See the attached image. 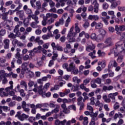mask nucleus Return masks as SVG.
I'll list each match as a JSON object with an SVG mask.
<instances>
[{"label":"nucleus","mask_w":125,"mask_h":125,"mask_svg":"<svg viewBox=\"0 0 125 125\" xmlns=\"http://www.w3.org/2000/svg\"><path fill=\"white\" fill-rule=\"evenodd\" d=\"M89 83H90V79L89 78L85 79L83 81V83H81L80 85L81 89L84 90L86 92H89V88H86V86H85V85H87Z\"/></svg>","instance_id":"obj_1"},{"label":"nucleus","mask_w":125,"mask_h":125,"mask_svg":"<svg viewBox=\"0 0 125 125\" xmlns=\"http://www.w3.org/2000/svg\"><path fill=\"white\" fill-rule=\"evenodd\" d=\"M74 27H71L70 29L69 32L67 34V38H68L69 42H76V38L75 37L77 36V33L73 32Z\"/></svg>","instance_id":"obj_2"},{"label":"nucleus","mask_w":125,"mask_h":125,"mask_svg":"<svg viewBox=\"0 0 125 125\" xmlns=\"http://www.w3.org/2000/svg\"><path fill=\"white\" fill-rule=\"evenodd\" d=\"M42 107V104H38L36 105H35L34 104H30L32 114H33V115H36V113H37L36 109H41Z\"/></svg>","instance_id":"obj_3"},{"label":"nucleus","mask_w":125,"mask_h":125,"mask_svg":"<svg viewBox=\"0 0 125 125\" xmlns=\"http://www.w3.org/2000/svg\"><path fill=\"white\" fill-rule=\"evenodd\" d=\"M15 117L18 118L20 121L23 122V121L29 118V115L24 113L21 115V112L20 111H18L17 114L15 115Z\"/></svg>","instance_id":"obj_4"},{"label":"nucleus","mask_w":125,"mask_h":125,"mask_svg":"<svg viewBox=\"0 0 125 125\" xmlns=\"http://www.w3.org/2000/svg\"><path fill=\"white\" fill-rule=\"evenodd\" d=\"M117 66H118V63L116 62V60H112L109 62L107 70L109 72H112V70H110L111 68H113V67H117Z\"/></svg>","instance_id":"obj_5"},{"label":"nucleus","mask_w":125,"mask_h":125,"mask_svg":"<svg viewBox=\"0 0 125 125\" xmlns=\"http://www.w3.org/2000/svg\"><path fill=\"white\" fill-rule=\"evenodd\" d=\"M115 31H116L117 35H119V36H121L120 39L121 40H124L125 37V32H123L122 33L121 31H119V26L116 25H115Z\"/></svg>","instance_id":"obj_6"},{"label":"nucleus","mask_w":125,"mask_h":125,"mask_svg":"<svg viewBox=\"0 0 125 125\" xmlns=\"http://www.w3.org/2000/svg\"><path fill=\"white\" fill-rule=\"evenodd\" d=\"M92 4H94V12H95V13H98V9L99 8V4L97 3V0H92Z\"/></svg>","instance_id":"obj_7"},{"label":"nucleus","mask_w":125,"mask_h":125,"mask_svg":"<svg viewBox=\"0 0 125 125\" xmlns=\"http://www.w3.org/2000/svg\"><path fill=\"white\" fill-rule=\"evenodd\" d=\"M119 94L118 92L113 93H110L108 95V98L113 100L112 102L115 103L116 102V96Z\"/></svg>","instance_id":"obj_8"},{"label":"nucleus","mask_w":125,"mask_h":125,"mask_svg":"<svg viewBox=\"0 0 125 125\" xmlns=\"http://www.w3.org/2000/svg\"><path fill=\"white\" fill-rule=\"evenodd\" d=\"M88 19L91 21H98L99 20V16L98 15H89L88 17Z\"/></svg>","instance_id":"obj_9"},{"label":"nucleus","mask_w":125,"mask_h":125,"mask_svg":"<svg viewBox=\"0 0 125 125\" xmlns=\"http://www.w3.org/2000/svg\"><path fill=\"white\" fill-rule=\"evenodd\" d=\"M90 116L92 120L96 121L98 120V111H97L95 113L92 112V113H90Z\"/></svg>","instance_id":"obj_10"},{"label":"nucleus","mask_w":125,"mask_h":125,"mask_svg":"<svg viewBox=\"0 0 125 125\" xmlns=\"http://www.w3.org/2000/svg\"><path fill=\"white\" fill-rule=\"evenodd\" d=\"M104 42L106 44V46L108 47L113 46L114 45V43L112 42V39L111 38L106 39Z\"/></svg>","instance_id":"obj_11"},{"label":"nucleus","mask_w":125,"mask_h":125,"mask_svg":"<svg viewBox=\"0 0 125 125\" xmlns=\"http://www.w3.org/2000/svg\"><path fill=\"white\" fill-rule=\"evenodd\" d=\"M61 108L63 109V112L64 114H68V113H70V110H69V108H67L66 104H62Z\"/></svg>","instance_id":"obj_12"},{"label":"nucleus","mask_w":125,"mask_h":125,"mask_svg":"<svg viewBox=\"0 0 125 125\" xmlns=\"http://www.w3.org/2000/svg\"><path fill=\"white\" fill-rule=\"evenodd\" d=\"M122 52L123 53H125V48L123 47H118V51L116 53H114V55L116 57H117V56H119V54L122 53Z\"/></svg>","instance_id":"obj_13"},{"label":"nucleus","mask_w":125,"mask_h":125,"mask_svg":"<svg viewBox=\"0 0 125 125\" xmlns=\"http://www.w3.org/2000/svg\"><path fill=\"white\" fill-rule=\"evenodd\" d=\"M17 15H19L20 20H24V11L21 10L17 12Z\"/></svg>","instance_id":"obj_14"},{"label":"nucleus","mask_w":125,"mask_h":125,"mask_svg":"<svg viewBox=\"0 0 125 125\" xmlns=\"http://www.w3.org/2000/svg\"><path fill=\"white\" fill-rule=\"evenodd\" d=\"M113 89L114 87L112 85H109L108 86L104 85L103 86V90H104V91H107V90L110 91L111 90H113Z\"/></svg>","instance_id":"obj_15"},{"label":"nucleus","mask_w":125,"mask_h":125,"mask_svg":"<svg viewBox=\"0 0 125 125\" xmlns=\"http://www.w3.org/2000/svg\"><path fill=\"white\" fill-rule=\"evenodd\" d=\"M9 84L10 85V86L7 87L5 89V90L8 92V91H10V90H12L13 89V81H11L9 82Z\"/></svg>","instance_id":"obj_16"},{"label":"nucleus","mask_w":125,"mask_h":125,"mask_svg":"<svg viewBox=\"0 0 125 125\" xmlns=\"http://www.w3.org/2000/svg\"><path fill=\"white\" fill-rule=\"evenodd\" d=\"M75 67L76 66L74 65V62H71L67 68V72H72Z\"/></svg>","instance_id":"obj_17"},{"label":"nucleus","mask_w":125,"mask_h":125,"mask_svg":"<svg viewBox=\"0 0 125 125\" xmlns=\"http://www.w3.org/2000/svg\"><path fill=\"white\" fill-rule=\"evenodd\" d=\"M28 64L27 62H23L21 65L22 70L24 71V72H26L29 70V68L27 67Z\"/></svg>","instance_id":"obj_18"},{"label":"nucleus","mask_w":125,"mask_h":125,"mask_svg":"<svg viewBox=\"0 0 125 125\" xmlns=\"http://www.w3.org/2000/svg\"><path fill=\"white\" fill-rule=\"evenodd\" d=\"M20 85L22 86H24V90L25 91H28V85H27V83L24 81H21L20 83Z\"/></svg>","instance_id":"obj_19"},{"label":"nucleus","mask_w":125,"mask_h":125,"mask_svg":"<svg viewBox=\"0 0 125 125\" xmlns=\"http://www.w3.org/2000/svg\"><path fill=\"white\" fill-rule=\"evenodd\" d=\"M0 81H2V83L3 84H6V83H7V82L8 81L7 80V79L5 76H2L0 77Z\"/></svg>","instance_id":"obj_20"},{"label":"nucleus","mask_w":125,"mask_h":125,"mask_svg":"<svg viewBox=\"0 0 125 125\" xmlns=\"http://www.w3.org/2000/svg\"><path fill=\"white\" fill-rule=\"evenodd\" d=\"M38 92L39 94H42V95H44V92H43V89H42V85H41L38 87Z\"/></svg>","instance_id":"obj_21"},{"label":"nucleus","mask_w":125,"mask_h":125,"mask_svg":"<svg viewBox=\"0 0 125 125\" xmlns=\"http://www.w3.org/2000/svg\"><path fill=\"white\" fill-rule=\"evenodd\" d=\"M9 42L10 41L9 39H5L3 40L4 47H9Z\"/></svg>","instance_id":"obj_22"},{"label":"nucleus","mask_w":125,"mask_h":125,"mask_svg":"<svg viewBox=\"0 0 125 125\" xmlns=\"http://www.w3.org/2000/svg\"><path fill=\"white\" fill-rule=\"evenodd\" d=\"M37 24H39V23H37V21H33L30 24V26L31 27H32V28H33V29H37V28L40 27V26L38 25Z\"/></svg>","instance_id":"obj_23"},{"label":"nucleus","mask_w":125,"mask_h":125,"mask_svg":"<svg viewBox=\"0 0 125 125\" xmlns=\"http://www.w3.org/2000/svg\"><path fill=\"white\" fill-rule=\"evenodd\" d=\"M26 75L27 76V77H28V78H32L33 76H34V73H33V72L28 70L26 71Z\"/></svg>","instance_id":"obj_24"},{"label":"nucleus","mask_w":125,"mask_h":125,"mask_svg":"<svg viewBox=\"0 0 125 125\" xmlns=\"http://www.w3.org/2000/svg\"><path fill=\"white\" fill-rule=\"evenodd\" d=\"M102 28H103V24L101 23V22L97 23V24L95 26V29L97 30H101Z\"/></svg>","instance_id":"obj_25"},{"label":"nucleus","mask_w":125,"mask_h":125,"mask_svg":"<svg viewBox=\"0 0 125 125\" xmlns=\"http://www.w3.org/2000/svg\"><path fill=\"white\" fill-rule=\"evenodd\" d=\"M107 96L106 95L103 96V99H104V102L106 103H110L111 102V99L109 98H107Z\"/></svg>","instance_id":"obj_26"},{"label":"nucleus","mask_w":125,"mask_h":125,"mask_svg":"<svg viewBox=\"0 0 125 125\" xmlns=\"http://www.w3.org/2000/svg\"><path fill=\"white\" fill-rule=\"evenodd\" d=\"M75 33H76V34L80 33V32H81V29H80V27H79V23H75Z\"/></svg>","instance_id":"obj_27"},{"label":"nucleus","mask_w":125,"mask_h":125,"mask_svg":"<svg viewBox=\"0 0 125 125\" xmlns=\"http://www.w3.org/2000/svg\"><path fill=\"white\" fill-rule=\"evenodd\" d=\"M12 100H15L16 101L20 102V101H22V98H21V97L17 96V95H16L14 96V97H12Z\"/></svg>","instance_id":"obj_28"},{"label":"nucleus","mask_w":125,"mask_h":125,"mask_svg":"<svg viewBox=\"0 0 125 125\" xmlns=\"http://www.w3.org/2000/svg\"><path fill=\"white\" fill-rule=\"evenodd\" d=\"M115 22L116 23H117V24H121V23H123L124 21H123V18L120 17L117 18L115 19Z\"/></svg>","instance_id":"obj_29"},{"label":"nucleus","mask_w":125,"mask_h":125,"mask_svg":"<svg viewBox=\"0 0 125 125\" xmlns=\"http://www.w3.org/2000/svg\"><path fill=\"white\" fill-rule=\"evenodd\" d=\"M85 21L84 24H83V27L84 29H87L89 27V22L87 21V20H86Z\"/></svg>","instance_id":"obj_30"},{"label":"nucleus","mask_w":125,"mask_h":125,"mask_svg":"<svg viewBox=\"0 0 125 125\" xmlns=\"http://www.w3.org/2000/svg\"><path fill=\"white\" fill-rule=\"evenodd\" d=\"M69 6H67L64 8V10L69 11V13L71 14V16H73V14H74V9H69Z\"/></svg>","instance_id":"obj_31"},{"label":"nucleus","mask_w":125,"mask_h":125,"mask_svg":"<svg viewBox=\"0 0 125 125\" xmlns=\"http://www.w3.org/2000/svg\"><path fill=\"white\" fill-rule=\"evenodd\" d=\"M37 49H38V50H42L44 54H47V51L46 50H44V49L42 48V47L35 48L33 49V50H37Z\"/></svg>","instance_id":"obj_32"},{"label":"nucleus","mask_w":125,"mask_h":125,"mask_svg":"<svg viewBox=\"0 0 125 125\" xmlns=\"http://www.w3.org/2000/svg\"><path fill=\"white\" fill-rule=\"evenodd\" d=\"M111 2L112 3L111 5V8H116V7L118 6L116 2L115 1V0H111Z\"/></svg>","instance_id":"obj_33"},{"label":"nucleus","mask_w":125,"mask_h":125,"mask_svg":"<svg viewBox=\"0 0 125 125\" xmlns=\"http://www.w3.org/2000/svg\"><path fill=\"white\" fill-rule=\"evenodd\" d=\"M96 83H98V84H101V83H102V79L101 78L98 77L96 79L93 80Z\"/></svg>","instance_id":"obj_34"},{"label":"nucleus","mask_w":125,"mask_h":125,"mask_svg":"<svg viewBox=\"0 0 125 125\" xmlns=\"http://www.w3.org/2000/svg\"><path fill=\"white\" fill-rule=\"evenodd\" d=\"M31 18L35 20V22H37V23H40V21H38L39 18L38 16H36V15H32Z\"/></svg>","instance_id":"obj_35"},{"label":"nucleus","mask_w":125,"mask_h":125,"mask_svg":"<svg viewBox=\"0 0 125 125\" xmlns=\"http://www.w3.org/2000/svg\"><path fill=\"white\" fill-rule=\"evenodd\" d=\"M71 102H72V99H69L68 100L67 99H62L63 104H66V103H71Z\"/></svg>","instance_id":"obj_36"},{"label":"nucleus","mask_w":125,"mask_h":125,"mask_svg":"<svg viewBox=\"0 0 125 125\" xmlns=\"http://www.w3.org/2000/svg\"><path fill=\"white\" fill-rule=\"evenodd\" d=\"M0 96H1V97H6L7 96H8V94L2 91L0 92Z\"/></svg>","instance_id":"obj_37"},{"label":"nucleus","mask_w":125,"mask_h":125,"mask_svg":"<svg viewBox=\"0 0 125 125\" xmlns=\"http://www.w3.org/2000/svg\"><path fill=\"white\" fill-rule=\"evenodd\" d=\"M98 54L100 57L105 56V52L101 51V50H99L98 51Z\"/></svg>","instance_id":"obj_38"},{"label":"nucleus","mask_w":125,"mask_h":125,"mask_svg":"<svg viewBox=\"0 0 125 125\" xmlns=\"http://www.w3.org/2000/svg\"><path fill=\"white\" fill-rule=\"evenodd\" d=\"M95 106H98V107H103V104L100 102L99 100L97 101L96 103L95 104Z\"/></svg>","instance_id":"obj_39"},{"label":"nucleus","mask_w":125,"mask_h":125,"mask_svg":"<svg viewBox=\"0 0 125 125\" xmlns=\"http://www.w3.org/2000/svg\"><path fill=\"white\" fill-rule=\"evenodd\" d=\"M102 35H98L96 37V40L95 41H96L97 42H101V41H102Z\"/></svg>","instance_id":"obj_40"},{"label":"nucleus","mask_w":125,"mask_h":125,"mask_svg":"<svg viewBox=\"0 0 125 125\" xmlns=\"http://www.w3.org/2000/svg\"><path fill=\"white\" fill-rule=\"evenodd\" d=\"M91 84V86L92 87V88H96L97 87V85L95 84V82L93 81L92 80L90 82Z\"/></svg>","instance_id":"obj_41"},{"label":"nucleus","mask_w":125,"mask_h":125,"mask_svg":"<svg viewBox=\"0 0 125 125\" xmlns=\"http://www.w3.org/2000/svg\"><path fill=\"white\" fill-rule=\"evenodd\" d=\"M83 125H87L88 124V118L86 117H84L83 118Z\"/></svg>","instance_id":"obj_42"},{"label":"nucleus","mask_w":125,"mask_h":125,"mask_svg":"<svg viewBox=\"0 0 125 125\" xmlns=\"http://www.w3.org/2000/svg\"><path fill=\"white\" fill-rule=\"evenodd\" d=\"M6 33V31H5V29H2L0 30V37H3L5 35Z\"/></svg>","instance_id":"obj_43"},{"label":"nucleus","mask_w":125,"mask_h":125,"mask_svg":"<svg viewBox=\"0 0 125 125\" xmlns=\"http://www.w3.org/2000/svg\"><path fill=\"white\" fill-rule=\"evenodd\" d=\"M72 74L73 75H78L79 74V69L75 67V68L71 71Z\"/></svg>","instance_id":"obj_44"},{"label":"nucleus","mask_w":125,"mask_h":125,"mask_svg":"<svg viewBox=\"0 0 125 125\" xmlns=\"http://www.w3.org/2000/svg\"><path fill=\"white\" fill-rule=\"evenodd\" d=\"M124 31H125V26L124 25H120L119 27V31L124 32Z\"/></svg>","instance_id":"obj_45"},{"label":"nucleus","mask_w":125,"mask_h":125,"mask_svg":"<svg viewBox=\"0 0 125 125\" xmlns=\"http://www.w3.org/2000/svg\"><path fill=\"white\" fill-rule=\"evenodd\" d=\"M19 91L20 93V95L21 97H25V96H26V94L24 92V89H21Z\"/></svg>","instance_id":"obj_46"},{"label":"nucleus","mask_w":125,"mask_h":125,"mask_svg":"<svg viewBox=\"0 0 125 125\" xmlns=\"http://www.w3.org/2000/svg\"><path fill=\"white\" fill-rule=\"evenodd\" d=\"M26 106H29V104H27L25 101H23L21 102V108H22V109L24 108H26Z\"/></svg>","instance_id":"obj_47"},{"label":"nucleus","mask_w":125,"mask_h":125,"mask_svg":"<svg viewBox=\"0 0 125 125\" xmlns=\"http://www.w3.org/2000/svg\"><path fill=\"white\" fill-rule=\"evenodd\" d=\"M81 15L82 17L83 18V21H86V20L85 19V18L86 17L87 15L86 13H85V12H83Z\"/></svg>","instance_id":"obj_48"},{"label":"nucleus","mask_w":125,"mask_h":125,"mask_svg":"<svg viewBox=\"0 0 125 125\" xmlns=\"http://www.w3.org/2000/svg\"><path fill=\"white\" fill-rule=\"evenodd\" d=\"M16 35L13 34V33H11L9 35H8V38L10 39H15L16 38Z\"/></svg>","instance_id":"obj_49"},{"label":"nucleus","mask_w":125,"mask_h":125,"mask_svg":"<svg viewBox=\"0 0 125 125\" xmlns=\"http://www.w3.org/2000/svg\"><path fill=\"white\" fill-rule=\"evenodd\" d=\"M34 84H35V82H34V81H33L30 80L28 83L29 87H32V86H33Z\"/></svg>","instance_id":"obj_50"},{"label":"nucleus","mask_w":125,"mask_h":125,"mask_svg":"<svg viewBox=\"0 0 125 125\" xmlns=\"http://www.w3.org/2000/svg\"><path fill=\"white\" fill-rule=\"evenodd\" d=\"M28 121L30 122V123H34L35 121H36V118L34 117H30L28 118Z\"/></svg>","instance_id":"obj_51"},{"label":"nucleus","mask_w":125,"mask_h":125,"mask_svg":"<svg viewBox=\"0 0 125 125\" xmlns=\"http://www.w3.org/2000/svg\"><path fill=\"white\" fill-rule=\"evenodd\" d=\"M54 19L53 18H51L50 19L47 21V23L49 24V25H50V24H52V23H54Z\"/></svg>","instance_id":"obj_52"},{"label":"nucleus","mask_w":125,"mask_h":125,"mask_svg":"<svg viewBox=\"0 0 125 125\" xmlns=\"http://www.w3.org/2000/svg\"><path fill=\"white\" fill-rule=\"evenodd\" d=\"M104 109L107 112H109L110 111V108H109V105L107 104H105L104 105Z\"/></svg>","instance_id":"obj_53"},{"label":"nucleus","mask_w":125,"mask_h":125,"mask_svg":"<svg viewBox=\"0 0 125 125\" xmlns=\"http://www.w3.org/2000/svg\"><path fill=\"white\" fill-rule=\"evenodd\" d=\"M115 30H116V28H114L113 26H109L108 27V31L110 32V33H114Z\"/></svg>","instance_id":"obj_54"},{"label":"nucleus","mask_w":125,"mask_h":125,"mask_svg":"<svg viewBox=\"0 0 125 125\" xmlns=\"http://www.w3.org/2000/svg\"><path fill=\"white\" fill-rule=\"evenodd\" d=\"M63 50L65 53H69L71 51V47H65Z\"/></svg>","instance_id":"obj_55"},{"label":"nucleus","mask_w":125,"mask_h":125,"mask_svg":"<svg viewBox=\"0 0 125 125\" xmlns=\"http://www.w3.org/2000/svg\"><path fill=\"white\" fill-rule=\"evenodd\" d=\"M59 88V85H56L54 86V87L51 88V91H53V90H58Z\"/></svg>","instance_id":"obj_56"},{"label":"nucleus","mask_w":125,"mask_h":125,"mask_svg":"<svg viewBox=\"0 0 125 125\" xmlns=\"http://www.w3.org/2000/svg\"><path fill=\"white\" fill-rule=\"evenodd\" d=\"M108 7H109V5L108 4V3L104 2L103 5V9H107Z\"/></svg>","instance_id":"obj_57"},{"label":"nucleus","mask_w":125,"mask_h":125,"mask_svg":"<svg viewBox=\"0 0 125 125\" xmlns=\"http://www.w3.org/2000/svg\"><path fill=\"white\" fill-rule=\"evenodd\" d=\"M102 20L104 22L105 25L107 26V25L109 24V22H108V21L106 19V18H102Z\"/></svg>","instance_id":"obj_58"},{"label":"nucleus","mask_w":125,"mask_h":125,"mask_svg":"<svg viewBox=\"0 0 125 125\" xmlns=\"http://www.w3.org/2000/svg\"><path fill=\"white\" fill-rule=\"evenodd\" d=\"M90 105H95V102H94V97H92L90 99Z\"/></svg>","instance_id":"obj_59"},{"label":"nucleus","mask_w":125,"mask_h":125,"mask_svg":"<svg viewBox=\"0 0 125 125\" xmlns=\"http://www.w3.org/2000/svg\"><path fill=\"white\" fill-rule=\"evenodd\" d=\"M120 108V105H119V103L116 102L115 104L114 105V110H117Z\"/></svg>","instance_id":"obj_60"},{"label":"nucleus","mask_w":125,"mask_h":125,"mask_svg":"<svg viewBox=\"0 0 125 125\" xmlns=\"http://www.w3.org/2000/svg\"><path fill=\"white\" fill-rule=\"evenodd\" d=\"M117 124V125H124V120L123 119H120L118 121Z\"/></svg>","instance_id":"obj_61"},{"label":"nucleus","mask_w":125,"mask_h":125,"mask_svg":"<svg viewBox=\"0 0 125 125\" xmlns=\"http://www.w3.org/2000/svg\"><path fill=\"white\" fill-rule=\"evenodd\" d=\"M90 38L92 40L96 39V34L95 33H92L90 35Z\"/></svg>","instance_id":"obj_62"},{"label":"nucleus","mask_w":125,"mask_h":125,"mask_svg":"<svg viewBox=\"0 0 125 125\" xmlns=\"http://www.w3.org/2000/svg\"><path fill=\"white\" fill-rule=\"evenodd\" d=\"M16 104V102H11L8 104L9 107H14V106H15Z\"/></svg>","instance_id":"obj_63"},{"label":"nucleus","mask_w":125,"mask_h":125,"mask_svg":"<svg viewBox=\"0 0 125 125\" xmlns=\"http://www.w3.org/2000/svg\"><path fill=\"white\" fill-rule=\"evenodd\" d=\"M118 9L119 11H125V7H121V6H118Z\"/></svg>","instance_id":"obj_64"}]
</instances>
